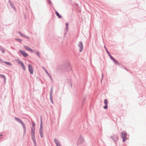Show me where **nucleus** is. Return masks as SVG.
Instances as JSON below:
<instances>
[{
	"label": "nucleus",
	"instance_id": "obj_14",
	"mask_svg": "<svg viewBox=\"0 0 146 146\" xmlns=\"http://www.w3.org/2000/svg\"><path fill=\"white\" fill-rule=\"evenodd\" d=\"M53 9L55 11V14L56 16L58 17L59 18H62V16L60 15L55 9H54V8H53Z\"/></svg>",
	"mask_w": 146,
	"mask_h": 146
},
{
	"label": "nucleus",
	"instance_id": "obj_39",
	"mask_svg": "<svg viewBox=\"0 0 146 146\" xmlns=\"http://www.w3.org/2000/svg\"><path fill=\"white\" fill-rule=\"evenodd\" d=\"M24 35H24V34H22L21 35V36L22 37H24Z\"/></svg>",
	"mask_w": 146,
	"mask_h": 146
},
{
	"label": "nucleus",
	"instance_id": "obj_15",
	"mask_svg": "<svg viewBox=\"0 0 146 146\" xmlns=\"http://www.w3.org/2000/svg\"><path fill=\"white\" fill-rule=\"evenodd\" d=\"M31 136H35V127H31Z\"/></svg>",
	"mask_w": 146,
	"mask_h": 146
},
{
	"label": "nucleus",
	"instance_id": "obj_9",
	"mask_svg": "<svg viewBox=\"0 0 146 146\" xmlns=\"http://www.w3.org/2000/svg\"><path fill=\"white\" fill-rule=\"evenodd\" d=\"M52 87H51L50 93V101L52 104H53V99L52 97Z\"/></svg>",
	"mask_w": 146,
	"mask_h": 146
},
{
	"label": "nucleus",
	"instance_id": "obj_6",
	"mask_svg": "<svg viewBox=\"0 0 146 146\" xmlns=\"http://www.w3.org/2000/svg\"><path fill=\"white\" fill-rule=\"evenodd\" d=\"M28 66L29 71L31 74H33V67L30 64H28Z\"/></svg>",
	"mask_w": 146,
	"mask_h": 146
},
{
	"label": "nucleus",
	"instance_id": "obj_18",
	"mask_svg": "<svg viewBox=\"0 0 146 146\" xmlns=\"http://www.w3.org/2000/svg\"><path fill=\"white\" fill-rule=\"evenodd\" d=\"M16 62L18 64L20 65L21 66H22V65L23 64V62L21 61L18 59H17Z\"/></svg>",
	"mask_w": 146,
	"mask_h": 146
},
{
	"label": "nucleus",
	"instance_id": "obj_25",
	"mask_svg": "<svg viewBox=\"0 0 146 146\" xmlns=\"http://www.w3.org/2000/svg\"><path fill=\"white\" fill-rule=\"evenodd\" d=\"M31 139L33 141V142L36 141L35 136H31Z\"/></svg>",
	"mask_w": 146,
	"mask_h": 146
},
{
	"label": "nucleus",
	"instance_id": "obj_17",
	"mask_svg": "<svg viewBox=\"0 0 146 146\" xmlns=\"http://www.w3.org/2000/svg\"><path fill=\"white\" fill-rule=\"evenodd\" d=\"M113 61L114 63L116 65H119L120 64V63L118 62V61L115 58L113 60Z\"/></svg>",
	"mask_w": 146,
	"mask_h": 146
},
{
	"label": "nucleus",
	"instance_id": "obj_43",
	"mask_svg": "<svg viewBox=\"0 0 146 146\" xmlns=\"http://www.w3.org/2000/svg\"><path fill=\"white\" fill-rule=\"evenodd\" d=\"M124 69H125L127 71H128V70L125 67H124Z\"/></svg>",
	"mask_w": 146,
	"mask_h": 146
},
{
	"label": "nucleus",
	"instance_id": "obj_26",
	"mask_svg": "<svg viewBox=\"0 0 146 146\" xmlns=\"http://www.w3.org/2000/svg\"><path fill=\"white\" fill-rule=\"evenodd\" d=\"M103 108L105 110L107 109L108 108V105L106 104L105 105V106H104Z\"/></svg>",
	"mask_w": 146,
	"mask_h": 146
},
{
	"label": "nucleus",
	"instance_id": "obj_36",
	"mask_svg": "<svg viewBox=\"0 0 146 146\" xmlns=\"http://www.w3.org/2000/svg\"><path fill=\"white\" fill-rule=\"evenodd\" d=\"M33 143H34L35 146H36V141H33Z\"/></svg>",
	"mask_w": 146,
	"mask_h": 146
},
{
	"label": "nucleus",
	"instance_id": "obj_42",
	"mask_svg": "<svg viewBox=\"0 0 146 146\" xmlns=\"http://www.w3.org/2000/svg\"><path fill=\"white\" fill-rule=\"evenodd\" d=\"M103 76H104V75H103V73H102V79L103 77Z\"/></svg>",
	"mask_w": 146,
	"mask_h": 146
},
{
	"label": "nucleus",
	"instance_id": "obj_22",
	"mask_svg": "<svg viewBox=\"0 0 146 146\" xmlns=\"http://www.w3.org/2000/svg\"><path fill=\"white\" fill-rule=\"evenodd\" d=\"M21 66L22 67V68L23 69V70L24 71H25L26 70V68H25V67L24 64L22 65V66Z\"/></svg>",
	"mask_w": 146,
	"mask_h": 146
},
{
	"label": "nucleus",
	"instance_id": "obj_41",
	"mask_svg": "<svg viewBox=\"0 0 146 146\" xmlns=\"http://www.w3.org/2000/svg\"><path fill=\"white\" fill-rule=\"evenodd\" d=\"M121 67L122 68H124V67H124L123 66V65H121Z\"/></svg>",
	"mask_w": 146,
	"mask_h": 146
},
{
	"label": "nucleus",
	"instance_id": "obj_35",
	"mask_svg": "<svg viewBox=\"0 0 146 146\" xmlns=\"http://www.w3.org/2000/svg\"><path fill=\"white\" fill-rule=\"evenodd\" d=\"M33 143H34L35 146H36V141H33Z\"/></svg>",
	"mask_w": 146,
	"mask_h": 146
},
{
	"label": "nucleus",
	"instance_id": "obj_8",
	"mask_svg": "<svg viewBox=\"0 0 146 146\" xmlns=\"http://www.w3.org/2000/svg\"><path fill=\"white\" fill-rule=\"evenodd\" d=\"M78 46L80 47L79 51L80 52L82 51L83 50V45L82 42V41H80L78 44Z\"/></svg>",
	"mask_w": 146,
	"mask_h": 146
},
{
	"label": "nucleus",
	"instance_id": "obj_5",
	"mask_svg": "<svg viewBox=\"0 0 146 146\" xmlns=\"http://www.w3.org/2000/svg\"><path fill=\"white\" fill-rule=\"evenodd\" d=\"M84 140L83 139V138L82 137L81 135H80V137L78 139V141L77 143V145H79L80 144L84 142Z\"/></svg>",
	"mask_w": 146,
	"mask_h": 146
},
{
	"label": "nucleus",
	"instance_id": "obj_31",
	"mask_svg": "<svg viewBox=\"0 0 146 146\" xmlns=\"http://www.w3.org/2000/svg\"><path fill=\"white\" fill-rule=\"evenodd\" d=\"M24 38L27 39H30V38L28 36L25 35Z\"/></svg>",
	"mask_w": 146,
	"mask_h": 146
},
{
	"label": "nucleus",
	"instance_id": "obj_44",
	"mask_svg": "<svg viewBox=\"0 0 146 146\" xmlns=\"http://www.w3.org/2000/svg\"><path fill=\"white\" fill-rule=\"evenodd\" d=\"M2 135H0V137Z\"/></svg>",
	"mask_w": 146,
	"mask_h": 146
},
{
	"label": "nucleus",
	"instance_id": "obj_10",
	"mask_svg": "<svg viewBox=\"0 0 146 146\" xmlns=\"http://www.w3.org/2000/svg\"><path fill=\"white\" fill-rule=\"evenodd\" d=\"M111 138L116 143V141H117L118 139V136L117 135H114L113 136H111Z\"/></svg>",
	"mask_w": 146,
	"mask_h": 146
},
{
	"label": "nucleus",
	"instance_id": "obj_40",
	"mask_svg": "<svg viewBox=\"0 0 146 146\" xmlns=\"http://www.w3.org/2000/svg\"><path fill=\"white\" fill-rule=\"evenodd\" d=\"M19 33L20 36H21V35L22 34V33H21L20 31H19Z\"/></svg>",
	"mask_w": 146,
	"mask_h": 146
},
{
	"label": "nucleus",
	"instance_id": "obj_24",
	"mask_svg": "<svg viewBox=\"0 0 146 146\" xmlns=\"http://www.w3.org/2000/svg\"><path fill=\"white\" fill-rule=\"evenodd\" d=\"M32 127H35V123L33 121H32Z\"/></svg>",
	"mask_w": 146,
	"mask_h": 146
},
{
	"label": "nucleus",
	"instance_id": "obj_27",
	"mask_svg": "<svg viewBox=\"0 0 146 146\" xmlns=\"http://www.w3.org/2000/svg\"><path fill=\"white\" fill-rule=\"evenodd\" d=\"M68 23H66V30L67 31H68Z\"/></svg>",
	"mask_w": 146,
	"mask_h": 146
},
{
	"label": "nucleus",
	"instance_id": "obj_33",
	"mask_svg": "<svg viewBox=\"0 0 146 146\" xmlns=\"http://www.w3.org/2000/svg\"><path fill=\"white\" fill-rule=\"evenodd\" d=\"M3 63V60L2 59H0V63Z\"/></svg>",
	"mask_w": 146,
	"mask_h": 146
},
{
	"label": "nucleus",
	"instance_id": "obj_30",
	"mask_svg": "<svg viewBox=\"0 0 146 146\" xmlns=\"http://www.w3.org/2000/svg\"><path fill=\"white\" fill-rule=\"evenodd\" d=\"M1 50L2 53H5V50L3 48H1L0 49Z\"/></svg>",
	"mask_w": 146,
	"mask_h": 146
},
{
	"label": "nucleus",
	"instance_id": "obj_19",
	"mask_svg": "<svg viewBox=\"0 0 146 146\" xmlns=\"http://www.w3.org/2000/svg\"><path fill=\"white\" fill-rule=\"evenodd\" d=\"M0 78H3L5 82L6 81V78L5 76L3 75L0 74Z\"/></svg>",
	"mask_w": 146,
	"mask_h": 146
},
{
	"label": "nucleus",
	"instance_id": "obj_32",
	"mask_svg": "<svg viewBox=\"0 0 146 146\" xmlns=\"http://www.w3.org/2000/svg\"><path fill=\"white\" fill-rule=\"evenodd\" d=\"M104 48H105V50H106V52H107V53H108L109 52L108 51V50H107V48H106V47L105 46H104Z\"/></svg>",
	"mask_w": 146,
	"mask_h": 146
},
{
	"label": "nucleus",
	"instance_id": "obj_34",
	"mask_svg": "<svg viewBox=\"0 0 146 146\" xmlns=\"http://www.w3.org/2000/svg\"><path fill=\"white\" fill-rule=\"evenodd\" d=\"M110 59H111L112 60L114 59L112 56H111L110 57Z\"/></svg>",
	"mask_w": 146,
	"mask_h": 146
},
{
	"label": "nucleus",
	"instance_id": "obj_16",
	"mask_svg": "<svg viewBox=\"0 0 146 146\" xmlns=\"http://www.w3.org/2000/svg\"><path fill=\"white\" fill-rule=\"evenodd\" d=\"M45 71L46 73L48 75L50 79L52 81V78L50 74L46 70H45Z\"/></svg>",
	"mask_w": 146,
	"mask_h": 146
},
{
	"label": "nucleus",
	"instance_id": "obj_1",
	"mask_svg": "<svg viewBox=\"0 0 146 146\" xmlns=\"http://www.w3.org/2000/svg\"><path fill=\"white\" fill-rule=\"evenodd\" d=\"M67 68V71H70L72 70V69L70 66V64L69 62H66L64 64L63 66L62 69H65Z\"/></svg>",
	"mask_w": 146,
	"mask_h": 146
},
{
	"label": "nucleus",
	"instance_id": "obj_3",
	"mask_svg": "<svg viewBox=\"0 0 146 146\" xmlns=\"http://www.w3.org/2000/svg\"><path fill=\"white\" fill-rule=\"evenodd\" d=\"M40 128L39 129V133L41 137H42L43 136V126H42V118L41 116H40Z\"/></svg>",
	"mask_w": 146,
	"mask_h": 146
},
{
	"label": "nucleus",
	"instance_id": "obj_23",
	"mask_svg": "<svg viewBox=\"0 0 146 146\" xmlns=\"http://www.w3.org/2000/svg\"><path fill=\"white\" fill-rule=\"evenodd\" d=\"M104 103L105 105H106V104L108 105V101L106 99H105L104 100Z\"/></svg>",
	"mask_w": 146,
	"mask_h": 146
},
{
	"label": "nucleus",
	"instance_id": "obj_12",
	"mask_svg": "<svg viewBox=\"0 0 146 146\" xmlns=\"http://www.w3.org/2000/svg\"><path fill=\"white\" fill-rule=\"evenodd\" d=\"M54 141L56 144V146H61L59 142L56 139H54Z\"/></svg>",
	"mask_w": 146,
	"mask_h": 146
},
{
	"label": "nucleus",
	"instance_id": "obj_28",
	"mask_svg": "<svg viewBox=\"0 0 146 146\" xmlns=\"http://www.w3.org/2000/svg\"><path fill=\"white\" fill-rule=\"evenodd\" d=\"M36 53L37 55L38 56L39 58L40 57V56L39 54V53L38 51H37L36 52Z\"/></svg>",
	"mask_w": 146,
	"mask_h": 146
},
{
	"label": "nucleus",
	"instance_id": "obj_13",
	"mask_svg": "<svg viewBox=\"0 0 146 146\" xmlns=\"http://www.w3.org/2000/svg\"><path fill=\"white\" fill-rule=\"evenodd\" d=\"M24 48L27 50L29 51H30L32 52H33V50L27 46H24Z\"/></svg>",
	"mask_w": 146,
	"mask_h": 146
},
{
	"label": "nucleus",
	"instance_id": "obj_21",
	"mask_svg": "<svg viewBox=\"0 0 146 146\" xmlns=\"http://www.w3.org/2000/svg\"><path fill=\"white\" fill-rule=\"evenodd\" d=\"M15 40L20 42H21L22 40L19 38H15Z\"/></svg>",
	"mask_w": 146,
	"mask_h": 146
},
{
	"label": "nucleus",
	"instance_id": "obj_11",
	"mask_svg": "<svg viewBox=\"0 0 146 146\" xmlns=\"http://www.w3.org/2000/svg\"><path fill=\"white\" fill-rule=\"evenodd\" d=\"M9 3L11 7L13 9L16 11V8L14 6V4L11 2V0H9Z\"/></svg>",
	"mask_w": 146,
	"mask_h": 146
},
{
	"label": "nucleus",
	"instance_id": "obj_38",
	"mask_svg": "<svg viewBox=\"0 0 146 146\" xmlns=\"http://www.w3.org/2000/svg\"><path fill=\"white\" fill-rule=\"evenodd\" d=\"M24 35H24V34H22L21 35V36L22 37H24Z\"/></svg>",
	"mask_w": 146,
	"mask_h": 146
},
{
	"label": "nucleus",
	"instance_id": "obj_29",
	"mask_svg": "<svg viewBox=\"0 0 146 146\" xmlns=\"http://www.w3.org/2000/svg\"><path fill=\"white\" fill-rule=\"evenodd\" d=\"M48 4H52V3L50 0H47Z\"/></svg>",
	"mask_w": 146,
	"mask_h": 146
},
{
	"label": "nucleus",
	"instance_id": "obj_20",
	"mask_svg": "<svg viewBox=\"0 0 146 146\" xmlns=\"http://www.w3.org/2000/svg\"><path fill=\"white\" fill-rule=\"evenodd\" d=\"M4 63H5L7 65H8L9 66H11L12 65V64L10 62H6L3 61Z\"/></svg>",
	"mask_w": 146,
	"mask_h": 146
},
{
	"label": "nucleus",
	"instance_id": "obj_7",
	"mask_svg": "<svg viewBox=\"0 0 146 146\" xmlns=\"http://www.w3.org/2000/svg\"><path fill=\"white\" fill-rule=\"evenodd\" d=\"M19 52L24 57H27L28 56V54L24 51L20 50H19Z\"/></svg>",
	"mask_w": 146,
	"mask_h": 146
},
{
	"label": "nucleus",
	"instance_id": "obj_37",
	"mask_svg": "<svg viewBox=\"0 0 146 146\" xmlns=\"http://www.w3.org/2000/svg\"><path fill=\"white\" fill-rule=\"evenodd\" d=\"M108 54L109 55V56L110 57L111 55V54H110V52H108Z\"/></svg>",
	"mask_w": 146,
	"mask_h": 146
},
{
	"label": "nucleus",
	"instance_id": "obj_2",
	"mask_svg": "<svg viewBox=\"0 0 146 146\" xmlns=\"http://www.w3.org/2000/svg\"><path fill=\"white\" fill-rule=\"evenodd\" d=\"M15 119L17 121L21 123L24 129V133H26V127L24 123L19 118L15 117Z\"/></svg>",
	"mask_w": 146,
	"mask_h": 146
},
{
	"label": "nucleus",
	"instance_id": "obj_4",
	"mask_svg": "<svg viewBox=\"0 0 146 146\" xmlns=\"http://www.w3.org/2000/svg\"><path fill=\"white\" fill-rule=\"evenodd\" d=\"M127 134L125 131H122L121 134V137L122 139V141L125 142L126 139Z\"/></svg>",
	"mask_w": 146,
	"mask_h": 146
}]
</instances>
